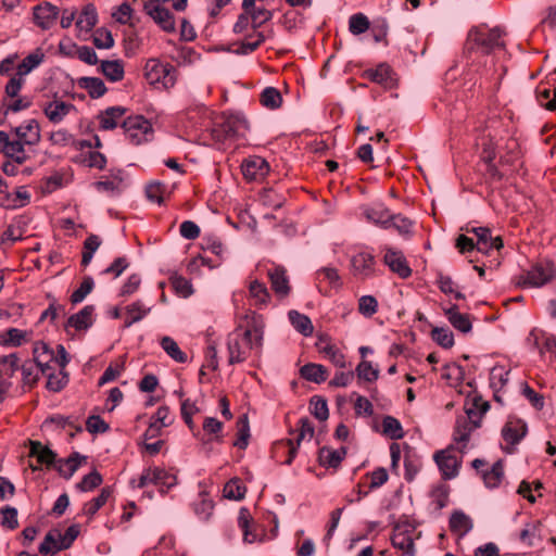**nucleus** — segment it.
Returning a JSON list of instances; mask_svg holds the SVG:
<instances>
[{
    "mask_svg": "<svg viewBox=\"0 0 556 556\" xmlns=\"http://www.w3.org/2000/svg\"><path fill=\"white\" fill-rule=\"evenodd\" d=\"M265 321L262 315H245L241 324L228 334L227 349L229 364L245 362L254 352L260 354L264 341Z\"/></svg>",
    "mask_w": 556,
    "mask_h": 556,
    "instance_id": "obj_1",
    "label": "nucleus"
},
{
    "mask_svg": "<svg viewBox=\"0 0 556 556\" xmlns=\"http://www.w3.org/2000/svg\"><path fill=\"white\" fill-rule=\"evenodd\" d=\"M503 31L498 28L476 27L468 34L466 41V53L491 54L503 52L505 43L502 39Z\"/></svg>",
    "mask_w": 556,
    "mask_h": 556,
    "instance_id": "obj_2",
    "label": "nucleus"
},
{
    "mask_svg": "<svg viewBox=\"0 0 556 556\" xmlns=\"http://www.w3.org/2000/svg\"><path fill=\"white\" fill-rule=\"evenodd\" d=\"M248 129L247 121L238 115H229L214 123L211 136L219 143L243 136Z\"/></svg>",
    "mask_w": 556,
    "mask_h": 556,
    "instance_id": "obj_3",
    "label": "nucleus"
},
{
    "mask_svg": "<svg viewBox=\"0 0 556 556\" xmlns=\"http://www.w3.org/2000/svg\"><path fill=\"white\" fill-rule=\"evenodd\" d=\"M298 435L295 438V444L293 440L287 439L281 440L275 443L274 453L278 454L279 452H287L288 457L283 462L286 465H290L294 459L298 447L301 442L305 439L311 440L314 437V426L312 421L307 417L300 418L298 421Z\"/></svg>",
    "mask_w": 556,
    "mask_h": 556,
    "instance_id": "obj_4",
    "label": "nucleus"
},
{
    "mask_svg": "<svg viewBox=\"0 0 556 556\" xmlns=\"http://www.w3.org/2000/svg\"><path fill=\"white\" fill-rule=\"evenodd\" d=\"M467 58L468 60H470V63H468V65L470 66L469 70L475 73H478L481 78H484L485 80L489 81H500L507 71L503 64L496 66L495 55L467 54Z\"/></svg>",
    "mask_w": 556,
    "mask_h": 556,
    "instance_id": "obj_5",
    "label": "nucleus"
},
{
    "mask_svg": "<svg viewBox=\"0 0 556 556\" xmlns=\"http://www.w3.org/2000/svg\"><path fill=\"white\" fill-rule=\"evenodd\" d=\"M144 77L149 84H161L167 89L176 83V68L169 63H162L152 59L146 63Z\"/></svg>",
    "mask_w": 556,
    "mask_h": 556,
    "instance_id": "obj_6",
    "label": "nucleus"
},
{
    "mask_svg": "<svg viewBox=\"0 0 556 556\" xmlns=\"http://www.w3.org/2000/svg\"><path fill=\"white\" fill-rule=\"evenodd\" d=\"M122 128L126 138L132 144L149 141L153 136L151 123L142 115L128 116L123 119Z\"/></svg>",
    "mask_w": 556,
    "mask_h": 556,
    "instance_id": "obj_7",
    "label": "nucleus"
},
{
    "mask_svg": "<svg viewBox=\"0 0 556 556\" xmlns=\"http://www.w3.org/2000/svg\"><path fill=\"white\" fill-rule=\"evenodd\" d=\"M555 277V269L552 264H536L521 275L518 286L522 288H541L551 282Z\"/></svg>",
    "mask_w": 556,
    "mask_h": 556,
    "instance_id": "obj_8",
    "label": "nucleus"
},
{
    "mask_svg": "<svg viewBox=\"0 0 556 556\" xmlns=\"http://www.w3.org/2000/svg\"><path fill=\"white\" fill-rule=\"evenodd\" d=\"M415 527L408 520H403L395 523L393 533L391 535L392 545L402 551L403 554L414 555V535Z\"/></svg>",
    "mask_w": 556,
    "mask_h": 556,
    "instance_id": "obj_9",
    "label": "nucleus"
},
{
    "mask_svg": "<svg viewBox=\"0 0 556 556\" xmlns=\"http://www.w3.org/2000/svg\"><path fill=\"white\" fill-rule=\"evenodd\" d=\"M143 10L163 31L172 34L176 30L175 16L167 8L151 0L144 3Z\"/></svg>",
    "mask_w": 556,
    "mask_h": 556,
    "instance_id": "obj_10",
    "label": "nucleus"
},
{
    "mask_svg": "<svg viewBox=\"0 0 556 556\" xmlns=\"http://www.w3.org/2000/svg\"><path fill=\"white\" fill-rule=\"evenodd\" d=\"M270 288L279 300L287 299L292 290L287 269L281 265H275L267 270Z\"/></svg>",
    "mask_w": 556,
    "mask_h": 556,
    "instance_id": "obj_11",
    "label": "nucleus"
},
{
    "mask_svg": "<svg viewBox=\"0 0 556 556\" xmlns=\"http://www.w3.org/2000/svg\"><path fill=\"white\" fill-rule=\"evenodd\" d=\"M384 265L401 279H407L412 276V268L404 253L395 248L384 249Z\"/></svg>",
    "mask_w": 556,
    "mask_h": 556,
    "instance_id": "obj_12",
    "label": "nucleus"
},
{
    "mask_svg": "<svg viewBox=\"0 0 556 556\" xmlns=\"http://www.w3.org/2000/svg\"><path fill=\"white\" fill-rule=\"evenodd\" d=\"M269 169L268 162L257 155L244 159L241 164L242 175L250 181L264 179L268 175Z\"/></svg>",
    "mask_w": 556,
    "mask_h": 556,
    "instance_id": "obj_13",
    "label": "nucleus"
},
{
    "mask_svg": "<svg viewBox=\"0 0 556 556\" xmlns=\"http://www.w3.org/2000/svg\"><path fill=\"white\" fill-rule=\"evenodd\" d=\"M414 222L400 213H391L384 208V229H393L401 237L408 239L413 236Z\"/></svg>",
    "mask_w": 556,
    "mask_h": 556,
    "instance_id": "obj_14",
    "label": "nucleus"
},
{
    "mask_svg": "<svg viewBox=\"0 0 556 556\" xmlns=\"http://www.w3.org/2000/svg\"><path fill=\"white\" fill-rule=\"evenodd\" d=\"M527 424L517 417L510 416L502 428V437L509 445L518 444L527 434Z\"/></svg>",
    "mask_w": 556,
    "mask_h": 556,
    "instance_id": "obj_15",
    "label": "nucleus"
},
{
    "mask_svg": "<svg viewBox=\"0 0 556 556\" xmlns=\"http://www.w3.org/2000/svg\"><path fill=\"white\" fill-rule=\"evenodd\" d=\"M467 231H471L477 236V251L483 254H488L491 250H500L503 248V240L501 237H492L490 228L486 227H473L467 228Z\"/></svg>",
    "mask_w": 556,
    "mask_h": 556,
    "instance_id": "obj_16",
    "label": "nucleus"
},
{
    "mask_svg": "<svg viewBox=\"0 0 556 556\" xmlns=\"http://www.w3.org/2000/svg\"><path fill=\"white\" fill-rule=\"evenodd\" d=\"M43 113L47 118L53 123H61L72 111H75L76 108L73 103L64 102L58 98H54L52 101L47 102L42 106Z\"/></svg>",
    "mask_w": 556,
    "mask_h": 556,
    "instance_id": "obj_17",
    "label": "nucleus"
},
{
    "mask_svg": "<svg viewBox=\"0 0 556 556\" xmlns=\"http://www.w3.org/2000/svg\"><path fill=\"white\" fill-rule=\"evenodd\" d=\"M58 15L59 8L50 2H45L34 8L35 23L42 29L51 28L55 24Z\"/></svg>",
    "mask_w": 556,
    "mask_h": 556,
    "instance_id": "obj_18",
    "label": "nucleus"
},
{
    "mask_svg": "<svg viewBox=\"0 0 556 556\" xmlns=\"http://www.w3.org/2000/svg\"><path fill=\"white\" fill-rule=\"evenodd\" d=\"M33 363L42 374H47V371L52 370L51 363H54L55 354L47 343L42 341L36 342L33 349Z\"/></svg>",
    "mask_w": 556,
    "mask_h": 556,
    "instance_id": "obj_19",
    "label": "nucleus"
},
{
    "mask_svg": "<svg viewBox=\"0 0 556 556\" xmlns=\"http://www.w3.org/2000/svg\"><path fill=\"white\" fill-rule=\"evenodd\" d=\"M434 459L444 479L450 480L458 475L459 462L448 450L437 452Z\"/></svg>",
    "mask_w": 556,
    "mask_h": 556,
    "instance_id": "obj_20",
    "label": "nucleus"
},
{
    "mask_svg": "<svg viewBox=\"0 0 556 556\" xmlns=\"http://www.w3.org/2000/svg\"><path fill=\"white\" fill-rule=\"evenodd\" d=\"M14 135L25 144H37L40 141L39 123L34 118L25 121L22 125L14 128Z\"/></svg>",
    "mask_w": 556,
    "mask_h": 556,
    "instance_id": "obj_21",
    "label": "nucleus"
},
{
    "mask_svg": "<svg viewBox=\"0 0 556 556\" xmlns=\"http://www.w3.org/2000/svg\"><path fill=\"white\" fill-rule=\"evenodd\" d=\"M489 408L490 404L486 401H483L481 397H475L470 404H466V416L463 418L467 419L471 428L477 429L480 427L482 417Z\"/></svg>",
    "mask_w": 556,
    "mask_h": 556,
    "instance_id": "obj_22",
    "label": "nucleus"
},
{
    "mask_svg": "<svg viewBox=\"0 0 556 556\" xmlns=\"http://www.w3.org/2000/svg\"><path fill=\"white\" fill-rule=\"evenodd\" d=\"M126 111L127 110L123 106H111L101 111L97 116L99 128L101 130H112L116 128L119 122H123V116Z\"/></svg>",
    "mask_w": 556,
    "mask_h": 556,
    "instance_id": "obj_23",
    "label": "nucleus"
},
{
    "mask_svg": "<svg viewBox=\"0 0 556 556\" xmlns=\"http://www.w3.org/2000/svg\"><path fill=\"white\" fill-rule=\"evenodd\" d=\"M153 421L144 432L146 439H151L157 435L163 427H168L173 424L174 418L170 416L169 407L166 405L160 406L153 416Z\"/></svg>",
    "mask_w": 556,
    "mask_h": 556,
    "instance_id": "obj_24",
    "label": "nucleus"
},
{
    "mask_svg": "<svg viewBox=\"0 0 556 556\" xmlns=\"http://www.w3.org/2000/svg\"><path fill=\"white\" fill-rule=\"evenodd\" d=\"M93 305L84 306L78 313L68 317L65 328L72 327L77 331L89 329L93 325Z\"/></svg>",
    "mask_w": 556,
    "mask_h": 556,
    "instance_id": "obj_25",
    "label": "nucleus"
},
{
    "mask_svg": "<svg viewBox=\"0 0 556 556\" xmlns=\"http://www.w3.org/2000/svg\"><path fill=\"white\" fill-rule=\"evenodd\" d=\"M29 445L30 457H35L40 465H46L47 467L55 466L56 454L50 447L39 441H30Z\"/></svg>",
    "mask_w": 556,
    "mask_h": 556,
    "instance_id": "obj_26",
    "label": "nucleus"
},
{
    "mask_svg": "<svg viewBox=\"0 0 556 556\" xmlns=\"http://www.w3.org/2000/svg\"><path fill=\"white\" fill-rule=\"evenodd\" d=\"M123 181L124 172L122 169H111L108 176H103L94 182V187L99 191L115 192L121 190Z\"/></svg>",
    "mask_w": 556,
    "mask_h": 556,
    "instance_id": "obj_27",
    "label": "nucleus"
},
{
    "mask_svg": "<svg viewBox=\"0 0 556 556\" xmlns=\"http://www.w3.org/2000/svg\"><path fill=\"white\" fill-rule=\"evenodd\" d=\"M346 455L344 447L331 450L326 446L321 447L318 453L319 465L326 468H338Z\"/></svg>",
    "mask_w": 556,
    "mask_h": 556,
    "instance_id": "obj_28",
    "label": "nucleus"
},
{
    "mask_svg": "<svg viewBox=\"0 0 556 556\" xmlns=\"http://www.w3.org/2000/svg\"><path fill=\"white\" fill-rule=\"evenodd\" d=\"M300 375L303 379L319 384L327 380L328 370L321 364L307 363L300 368Z\"/></svg>",
    "mask_w": 556,
    "mask_h": 556,
    "instance_id": "obj_29",
    "label": "nucleus"
},
{
    "mask_svg": "<svg viewBox=\"0 0 556 556\" xmlns=\"http://www.w3.org/2000/svg\"><path fill=\"white\" fill-rule=\"evenodd\" d=\"M316 280L317 286L320 288L323 282H327L330 289L339 290L341 289L343 281L341 276L339 275L337 268L331 266H325L319 268L316 271Z\"/></svg>",
    "mask_w": 556,
    "mask_h": 556,
    "instance_id": "obj_30",
    "label": "nucleus"
},
{
    "mask_svg": "<svg viewBox=\"0 0 556 556\" xmlns=\"http://www.w3.org/2000/svg\"><path fill=\"white\" fill-rule=\"evenodd\" d=\"M250 298L253 300L254 305L263 308L270 302L271 295L266 285L260 280H253L249 286Z\"/></svg>",
    "mask_w": 556,
    "mask_h": 556,
    "instance_id": "obj_31",
    "label": "nucleus"
},
{
    "mask_svg": "<svg viewBox=\"0 0 556 556\" xmlns=\"http://www.w3.org/2000/svg\"><path fill=\"white\" fill-rule=\"evenodd\" d=\"M0 205L5 208H15L25 205L29 201V193L25 187H18L14 193L7 192L1 193Z\"/></svg>",
    "mask_w": 556,
    "mask_h": 556,
    "instance_id": "obj_32",
    "label": "nucleus"
},
{
    "mask_svg": "<svg viewBox=\"0 0 556 556\" xmlns=\"http://www.w3.org/2000/svg\"><path fill=\"white\" fill-rule=\"evenodd\" d=\"M351 266L354 275L368 276L374 268V257L369 253L361 252L352 257Z\"/></svg>",
    "mask_w": 556,
    "mask_h": 556,
    "instance_id": "obj_33",
    "label": "nucleus"
},
{
    "mask_svg": "<svg viewBox=\"0 0 556 556\" xmlns=\"http://www.w3.org/2000/svg\"><path fill=\"white\" fill-rule=\"evenodd\" d=\"M445 315L451 325L463 333H467L471 330L472 325L467 314H463L458 311L456 305H453L446 309Z\"/></svg>",
    "mask_w": 556,
    "mask_h": 556,
    "instance_id": "obj_34",
    "label": "nucleus"
},
{
    "mask_svg": "<svg viewBox=\"0 0 556 556\" xmlns=\"http://www.w3.org/2000/svg\"><path fill=\"white\" fill-rule=\"evenodd\" d=\"M77 84L81 89L87 90L92 99L101 98L108 90L103 80L98 77H80Z\"/></svg>",
    "mask_w": 556,
    "mask_h": 556,
    "instance_id": "obj_35",
    "label": "nucleus"
},
{
    "mask_svg": "<svg viewBox=\"0 0 556 556\" xmlns=\"http://www.w3.org/2000/svg\"><path fill=\"white\" fill-rule=\"evenodd\" d=\"M80 459L79 453L74 452L66 459L58 460L54 468L63 478L71 479L80 466Z\"/></svg>",
    "mask_w": 556,
    "mask_h": 556,
    "instance_id": "obj_36",
    "label": "nucleus"
},
{
    "mask_svg": "<svg viewBox=\"0 0 556 556\" xmlns=\"http://www.w3.org/2000/svg\"><path fill=\"white\" fill-rule=\"evenodd\" d=\"M288 317L291 325L298 332L304 337H309L313 334L314 326L308 316L292 309L288 313Z\"/></svg>",
    "mask_w": 556,
    "mask_h": 556,
    "instance_id": "obj_37",
    "label": "nucleus"
},
{
    "mask_svg": "<svg viewBox=\"0 0 556 556\" xmlns=\"http://www.w3.org/2000/svg\"><path fill=\"white\" fill-rule=\"evenodd\" d=\"M98 22V13L94 4L88 3L83 8L77 17L76 26L84 31H90Z\"/></svg>",
    "mask_w": 556,
    "mask_h": 556,
    "instance_id": "obj_38",
    "label": "nucleus"
},
{
    "mask_svg": "<svg viewBox=\"0 0 556 556\" xmlns=\"http://www.w3.org/2000/svg\"><path fill=\"white\" fill-rule=\"evenodd\" d=\"M380 485H382V467H378L371 473H367L358 483V500L361 495H367L370 490L377 489Z\"/></svg>",
    "mask_w": 556,
    "mask_h": 556,
    "instance_id": "obj_39",
    "label": "nucleus"
},
{
    "mask_svg": "<svg viewBox=\"0 0 556 556\" xmlns=\"http://www.w3.org/2000/svg\"><path fill=\"white\" fill-rule=\"evenodd\" d=\"M482 478L486 488H497L504 479L503 462H495L489 470L482 472Z\"/></svg>",
    "mask_w": 556,
    "mask_h": 556,
    "instance_id": "obj_40",
    "label": "nucleus"
},
{
    "mask_svg": "<svg viewBox=\"0 0 556 556\" xmlns=\"http://www.w3.org/2000/svg\"><path fill=\"white\" fill-rule=\"evenodd\" d=\"M45 54L40 49H37L35 52L28 54L23 59V61L18 64L17 71L15 74L22 76L23 78L29 74L34 68L40 65L43 61Z\"/></svg>",
    "mask_w": 556,
    "mask_h": 556,
    "instance_id": "obj_41",
    "label": "nucleus"
},
{
    "mask_svg": "<svg viewBox=\"0 0 556 556\" xmlns=\"http://www.w3.org/2000/svg\"><path fill=\"white\" fill-rule=\"evenodd\" d=\"M101 73L111 81H119L124 78V65L122 61H102Z\"/></svg>",
    "mask_w": 556,
    "mask_h": 556,
    "instance_id": "obj_42",
    "label": "nucleus"
},
{
    "mask_svg": "<svg viewBox=\"0 0 556 556\" xmlns=\"http://www.w3.org/2000/svg\"><path fill=\"white\" fill-rule=\"evenodd\" d=\"M45 375L48 377L46 387L49 391L52 392L62 391L67 386L70 380L67 371L61 368L59 372L49 370Z\"/></svg>",
    "mask_w": 556,
    "mask_h": 556,
    "instance_id": "obj_43",
    "label": "nucleus"
},
{
    "mask_svg": "<svg viewBox=\"0 0 556 556\" xmlns=\"http://www.w3.org/2000/svg\"><path fill=\"white\" fill-rule=\"evenodd\" d=\"M476 430L471 428V425L467 422V419L462 417L457 418L456 426L454 430V441L460 444V450L463 451L470 439L471 432Z\"/></svg>",
    "mask_w": 556,
    "mask_h": 556,
    "instance_id": "obj_44",
    "label": "nucleus"
},
{
    "mask_svg": "<svg viewBox=\"0 0 556 556\" xmlns=\"http://www.w3.org/2000/svg\"><path fill=\"white\" fill-rule=\"evenodd\" d=\"M237 440L233 445L240 450H245L249 445L250 439V425L245 414L241 415L237 420Z\"/></svg>",
    "mask_w": 556,
    "mask_h": 556,
    "instance_id": "obj_45",
    "label": "nucleus"
},
{
    "mask_svg": "<svg viewBox=\"0 0 556 556\" xmlns=\"http://www.w3.org/2000/svg\"><path fill=\"white\" fill-rule=\"evenodd\" d=\"M450 528L452 531L464 535L472 529V521L463 511H455L450 518Z\"/></svg>",
    "mask_w": 556,
    "mask_h": 556,
    "instance_id": "obj_46",
    "label": "nucleus"
},
{
    "mask_svg": "<svg viewBox=\"0 0 556 556\" xmlns=\"http://www.w3.org/2000/svg\"><path fill=\"white\" fill-rule=\"evenodd\" d=\"M223 492L228 500L241 501L247 493V488L239 478H232L225 484Z\"/></svg>",
    "mask_w": 556,
    "mask_h": 556,
    "instance_id": "obj_47",
    "label": "nucleus"
},
{
    "mask_svg": "<svg viewBox=\"0 0 556 556\" xmlns=\"http://www.w3.org/2000/svg\"><path fill=\"white\" fill-rule=\"evenodd\" d=\"M245 12L251 18V27L254 31L273 18V12L264 7L253 5V9H249Z\"/></svg>",
    "mask_w": 556,
    "mask_h": 556,
    "instance_id": "obj_48",
    "label": "nucleus"
},
{
    "mask_svg": "<svg viewBox=\"0 0 556 556\" xmlns=\"http://www.w3.org/2000/svg\"><path fill=\"white\" fill-rule=\"evenodd\" d=\"M111 493L112 491L109 486L103 488L97 497L92 498L84 505V513L89 517H93L98 510L105 505L109 497L111 496Z\"/></svg>",
    "mask_w": 556,
    "mask_h": 556,
    "instance_id": "obj_49",
    "label": "nucleus"
},
{
    "mask_svg": "<svg viewBox=\"0 0 556 556\" xmlns=\"http://www.w3.org/2000/svg\"><path fill=\"white\" fill-rule=\"evenodd\" d=\"M260 101L265 108L276 110L281 106L282 97L277 88L266 87L261 93Z\"/></svg>",
    "mask_w": 556,
    "mask_h": 556,
    "instance_id": "obj_50",
    "label": "nucleus"
},
{
    "mask_svg": "<svg viewBox=\"0 0 556 556\" xmlns=\"http://www.w3.org/2000/svg\"><path fill=\"white\" fill-rule=\"evenodd\" d=\"M161 346L166 354L178 363L187 362V354L180 350L177 342L170 337H163L161 339Z\"/></svg>",
    "mask_w": 556,
    "mask_h": 556,
    "instance_id": "obj_51",
    "label": "nucleus"
},
{
    "mask_svg": "<svg viewBox=\"0 0 556 556\" xmlns=\"http://www.w3.org/2000/svg\"><path fill=\"white\" fill-rule=\"evenodd\" d=\"M18 369V357L15 353L0 357V379L10 380Z\"/></svg>",
    "mask_w": 556,
    "mask_h": 556,
    "instance_id": "obj_52",
    "label": "nucleus"
},
{
    "mask_svg": "<svg viewBox=\"0 0 556 556\" xmlns=\"http://www.w3.org/2000/svg\"><path fill=\"white\" fill-rule=\"evenodd\" d=\"M59 536H60V531L59 530H51L49 531L43 541L41 542V544L39 545V553L42 554V555H53L58 552L61 551L60 548V545H59Z\"/></svg>",
    "mask_w": 556,
    "mask_h": 556,
    "instance_id": "obj_53",
    "label": "nucleus"
},
{
    "mask_svg": "<svg viewBox=\"0 0 556 556\" xmlns=\"http://www.w3.org/2000/svg\"><path fill=\"white\" fill-rule=\"evenodd\" d=\"M150 308L143 306L140 301L134 302L126 307L125 327H130L132 324L140 321Z\"/></svg>",
    "mask_w": 556,
    "mask_h": 556,
    "instance_id": "obj_54",
    "label": "nucleus"
},
{
    "mask_svg": "<svg viewBox=\"0 0 556 556\" xmlns=\"http://www.w3.org/2000/svg\"><path fill=\"white\" fill-rule=\"evenodd\" d=\"M441 378L450 384L458 383L464 379V369L456 363L445 364L441 368Z\"/></svg>",
    "mask_w": 556,
    "mask_h": 556,
    "instance_id": "obj_55",
    "label": "nucleus"
},
{
    "mask_svg": "<svg viewBox=\"0 0 556 556\" xmlns=\"http://www.w3.org/2000/svg\"><path fill=\"white\" fill-rule=\"evenodd\" d=\"M94 288V281L91 276H85L80 286L71 294L70 301L76 305L81 303Z\"/></svg>",
    "mask_w": 556,
    "mask_h": 556,
    "instance_id": "obj_56",
    "label": "nucleus"
},
{
    "mask_svg": "<svg viewBox=\"0 0 556 556\" xmlns=\"http://www.w3.org/2000/svg\"><path fill=\"white\" fill-rule=\"evenodd\" d=\"M265 41V36L262 31H254L253 34L247 36V39L241 42L240 48L238 49V53L240 54H249L254 52L263 42Z\"/></svg>",
    "mask_w": 556,
    "mask_h": 556,
    "instance_id": "obj_57",
    "label": "nucleus"
},
{
    "mask_svg": "<svg viewBox=\"0 0 556 556\" xmlns=\"http://www.w3.org/2000/svg\"><path fill=\"white\" fill-rule=\"evenodd\" d=\"M27 332L17 328H10L0 336V343L10 346H20L26 340Z\"/></svg>",
    "mask_w": 556,
    "mask_h": 556,
    "instance_id": "obj_58",
    "label": "nucleus"
},
{
    "mask_svg": "<svg viewBox=\"0 0 556 556\" xmlns=\"http://www.w3.org/2000/svg\"><path fill=\"white\" fill-rule=\"evenodd\" d=\"M24 144L21 139L15 137V139L9 141L3 153L5 156L13 159L15 163L22 164L26 160Z\"/></svg>",
    "mask_w": 556,
    "mask_h": 556,
    "instance_id": "obj_59",
    "label": "nucleus"
},
{
    "mask_svg": "<svg viewBox=\"0 0 556 556\" xmlns=\"http://www.w3.org/2000/svg\"><path fill=\"white\" fill-rule=\"evenodd\" d=\"M536 99L539 103L548 111L556 110V89L547 87L536 89Z\"/></svg>",
    "mask_w": 556,
    "mask_h": 556,
    "instance_id": "obj_60",
    "label": "nucleus"
},
{
    "mask_svg": "<svg viewBox=\"0 0 556 556\" xmlns=\"http://www.w3.org/2000/svg\"><path fill=\"white\" fill-rule=\"evenodd\" d=\"M0 525L9 530L18 527L17 509L12 506H4L0 509Z\"/></svg>",
    "mask_w": 556,
    "mask_h": 556,
    "instance_id": "obj_61",
    "label": "nucleus"
},
{
    "mask_svg": "<svg viewBox=\"0 0 556 556\" xmlns=\"http://www.w3.org/2000/svg\"><path fill=\"white\" fill-rule=\"evenodd\" d=\"M431 338L434 342L444 349H450L454 345L453 332L447 328H433L431 331Z\"/></svg>",
    "mask_w": 556,
    "mask_h": 556,
    "instance_id": "obj_62",
    "label": "nucleus"
},
{
    "mask_svg": "<svg viewBox=\"0 0 556 556\" xmlns=\"http://www.w3.org/2000/svg\"><path fill=\"white\" fill-rule=\"evenodd\" d=\"M355 372L358 379L372 382L379 377V369L374 368L370 362L363 359L356 367Z\"/></svg>",
    "mask_w": 556,
    "mask_h": 556,
    "instance_id": "obj_63",
    "label": "nucleus"
},
{
    "mask_svg": "<svg viewBox=\"0 0 556 556\" xmlns=\"http://www.w3.org/2000/svg\"><path fill=\"white\" fill-rule=\"evenodd\" d=\"M102 476L97 470H93L90 473L86 475L76 484V488L81 492H88L98 488L102 483Z\"/></svg>",
    "mask_w": 556,
    "mask_h": 556,
    "instance_id": "obj_64",
    "label": "nucleus"
}]
</instances>
